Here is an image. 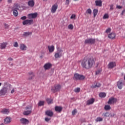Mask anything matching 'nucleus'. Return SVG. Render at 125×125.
Here are the masks:
<instances>
[{
  "label": "nucleus",
  "mask_w": 125,
  "mask_h": 125,
  "mask_svg": "<svg viewBox=\"0 0 125 125\" xmlns=\"http://www.w3.org/2000/svg\"><path fill=\"white\" fill-rule=\"evenodd\" d=\"M95 64V60L92 58H88L84 59L81 62V66L83 69L89 70L93 67V65Z\"/></svg>",
  "instance_id": "nucleus-1"
},
{
  "label": "nucleus",
  "mask_w": 125,
  "mask_h": 125,
  "mask_svg": "<svg viewBox=\"0 0 125 125\" xmlns=\"http://www.w3.org/2000/svg\"><path fill=\"white\" fill-rule=\"evenodd\" d=\"M19 8H20V5L18 3H14L12 7V11H13V14L15 17L18 16V11L17 10H19Z\"/></svg>",
  "instance_id": "nucleus-2"
},
{
  "label": "nucleus",
  "mask_w": 125,
  "mask_h": 125,
  "mask_svg": "<svg viewBox=\"0 0 125 125\" xmlns=\"http://www.w3.org/2000/svg\"><path fill=\"white\" fill-rule=\"evenodd\" d=\"M57 52L55 53L54 57L56 59L61 58L63 56V50L60 48H57Z\"/></svg>",
  "instance_id": "nucleus-3"
},
{
  "label": "nucleus",
  "mask_w": 125,
  "mask_h": 125,
  "mask_svg": "<svg viewBox=\"0 0 125 125\" xmlns=\"http://www.w3.org/2000/svg\"><path fill=\"white\" fill-rule=\"evenodd\" d=\"M73 79L74 80H76V81H83V80H84L85 79V77L78 73H75Z\"/></svg>",
  "instance_id": "nucleus-4"
},
{
  "label": "nucleus",
  "mask_w": 125,
  "mask_h": 125,
  "mask_svg": "<svg viewBox=\"0 0 125 125\" xmlns=\"http://www.w3.org/2000/svg\"><path fill=\"white\" fill-rule=\"evenodd\" d=\"M61 89V85L57 84L55 85L54 86L52 87L51 91L52 92L55 93V92H57V91H59Z\"/></svg>",
  "instance_id": "nucleus-5"
},
{
  "label": "nucleus",
  "mask_w": 125,
  "mask_h": 125,
  "mask_svg": "<svg viewBox=\"0 0 125 125\" xmlns=\"http://www.w3.org/2000/svg\"><path fill=\"white\" fill-rule=\"evenodd\" d=\"M95 39L90 38L85 40L84 41V43L88 44H94V43H95Z\"/></svg>",
  "instance_id": "nucleus-6"
},
{
  "label": "nucleus",
  "mask_w": 125,
  "mask_h": 125,
  "mask_svg": "<svg viewBox=\"0 0 125 125\" xmlns=\"http://www.w3.org/2000/svg\"><path fill=\"white\" fill-rule=\"evenodd\" d=\"M7 93V87H3L0 90V96L5 95Z\"/></svg>",
  "instance_id": "nucleus-7"
},
{
  "label": "nucleus",
  "mask_w": 125,
  "mask_h": 125,
  "mask_svg": "<svg viewBox=\"0 0 125 125\" xmlns=\"http://www.w3.org/2000/svg\"><path fill=\"white\" fill-rule=\"evenodd\" d=\"M117 103V98L112 97L109 99L108 101L107 102L108 104H115Z\"/></svg>",
  "instance_id": "nucleus-8"
},
{
  "label": "nucleus",
  "mask_w": 125,
  "mask_h": 125,
  "mask_svg": "<svg viewBox=\"0 0 125 125\" xmlns=\"http://www.w3.org/2000/svg\"><path fill=\"white\" fill-rule=\"evenodd\" d=\"M20 122H21V124L23 125H28L29 123V120L26 118L21 119Z\"/></svg>",
  "instance_id": "nucleus-9"
},
{
  "label": "nucleus",
  "mask_w": 125,
  "mask_h": 125,
  "mask_svg": "<svg viewBox=\"0 0 125 125\" xmlns=\"http://www.w3.org/2000/svg\"><path fill=\"white\" fill-rule=\"evenodd\" d=\"M108 69H113V68H115L116 66H117V63L115 62H111L108 64Z\"/></svg>",
  "instance_id": "nucleus-10"
},
{
  "label": "nucleus",
  "mask_w": 125,
  "mask_h": 125,
  "mask_svg": "<svg viewBox=\"0 0 125 125\" xmlns=\"http://www.w3.org/2000/svg\"><path fill=\"white\" fill-rule=\"evenodd\" d=\"M57 8H58V5L57 4H55L52 7L51 12L52 13H55L56 12V10H57Z\"/></svg>",
  "instance_id": "nucleus-11"
},
{
  "label": "nucleus",
  "mask_w": 125,
  "mask_h": 125,
  "mask_svg": "<svg viewBox=\"0 0 125 125\" xmlns=\"http://www.w3.org/2000/svg\"><path fill=\"white\" fill-rule=\"evenodd\" d=\"M32 24V20H26L22 22V25H31Z\"/></svg>",
  "instance_id": "nucleus-12"
},
{
  "label": "nucleus",
  "mask_w": 125,
  "mask_h": 125,
  "mask_svg": "<svg viewBox=\"0 0 125 125\" xmlns=\"http://www.w3.org/2000/svg\"><path fill=\"white\" fill-rule=\"evenodd\" d=\"M51 66H52V65H51V63L48 62L44 65L43 68L45 70H49L50 68H51Z\"/></svg>",
  "instance_id": "nucleus-13"
},
{
  "label": "nucleus",
  "mask_w": 125,
  "mask_h": 125,
  "mask_svg": "<svg viewBox=\"0 0 125 125\" xmlns=\"http://www.w3.org/2000/svg\"><path fill=\"white\" fill-rule=\"evenodd\" d=\"M62 110H63V107L62 106H56L55 107V111H56V112L61 113V112H62Z\"/></svg>",
  "instance_id": "nucleus-14"
},
{
  "label": "nucleus",
  "mask_w": 125,
  "mask_h": 125,
  "mask_svg": "<svg viewBox=\"0 0 125 125\" xmlns=\"http://www.w3.org/2000/svg\"><path fill=\"white\" fill-rule=\"evenodd\" d=\"M1 113L4 115H8L9 114V109L4 108L1 110Z\"/></svg>",
  "instance_id": "nucleus-15"
},
{
  "label": "nucleus",
  "mask_w": 125,
  "mask_h": 125,
  "mask_svg": "<svg viewBox=\"0 0 125 125\" xmlns=\"http://www.w3.org/2000/svg\"><path fill=\"white\" fill-rule=\"evenodd\" d=\"M108 38L111 40H114V39L116 38V34H115L114 32H112L108 34Z\"/></svg>",
  "instance_id": "nucleus-16"
},
{
  "label": "nucleus",
  "mask_w": 125,
  "mask_h": 125,
  "mask_svg": "<svg viewBox=\"0 0 125 125\" xmlns=\"http://www.w3.org/2000/svg\"><path fill=\"white\" fill-rule=\"evenodd\" d=\"M123 85H124L123 81H119L117 82V86L119 89H122V88H123Z\"/></svg>",
  "instance_id": "nucleus-17"
},
{
  "label": "nucleus",
  "mask_w": 125,
  "mask_h": 125,
  "mask_svg": "<svg viewBox=\"0 0 125 125\" xmlns=\"http://www.w3.org/2000/svg\"><path fill=\"white\" fill-rule=\"evenodd\" d=\"M95 100L94 98H91L86 102V105H91V104H93L94 103V101Z\"/></svg>",
  "instance_id": "nucleus-18"
},
{
  "label": "nucleus",
  "mask_w": 125,
  "mask_h": 125,
  "mask_svg": "<svg viewBox=\"0 0 125 125\" xmlns=\"http://www.w3.org/2000/svg\"><path fill=\"white\" fill-rule=\"evenodd\" d=\"M48 49L49 50V52H50V53H52V52H53L54 51V50L55 49V47H54V45L48 46Z\"/></svg>",
  "instance_id": "nucleus-19"
},
{
  "label": "nucleus",
  "mask_w": 125,
  "mask_h": 125,
  "mask_svg": "<svg viewBox=\"0 0 125 125\" xmlns=\"http://www.w3.org/2000/svg\"><path fill=\"white\" fill-rule=\"evenodd\" d=\"M45 114L48 117H52L53 116V112L51 110H47L45 111Z\"/></svg>",
  "instance_id": "nucleus-20"
},
{
  "label": "nucleus",
  "mask_w": 125,
  "mask_h": 125,
  "mask_svg": "<svg viewBox=\"0 0 125 125\" xmlns=\"http://www.w3.org/2000/svg\"><path fill=\"white\" fill-rule=\"evenodd\" d=\"M96 6H102V0H97L95 1Z\"/></svg>",
  "instance_id": "nucleus-21"
},
{
  "label": "nucleus",
  "mask_w": 125,
  "mask_h": 125,
  "mask_svg": "<svg viewBox=\"0 0 125 125\" xmlns=\"http://www.w3.org/2000/svg\"><path fill=\"white\" fill-rule=\"evenodd\" d=\"M20 48L21 50H26L27 49V46L24 44H21Z\"/></svg>",
  "instance_id": "nucleus-22"
},
{
  "label": "nucleus",
  "mask_w": 125,
  "mask_h": 125,
  "mask_svg": "<svg viewBox=\"0 0 125 125\" xmlns=\"http://www.w3.org/2000/svg\"><path fill=\"white\" fill-rule=\"evenodd\" d=\"M7 45V42H3L0 44V48L1 49H4L5 47H6V46Z\"/></svg>",
  "instance_id": "nucleus-23"
},
{
  "label": "nucleus",
  "mask_w": 125,
  "mask_h": 125,
  "mask_svg": "<svg viewBox=\"0 0 125 125\" xmlns=\"http://www.w3.org/2000/svg\"><path fill=\"white\" fill-rule=\"evenodd\" d=\"M10 122H11L10 117H6L4 120V124H9Z\"/></svg>",
  "instance_id": "nucleus-24"
},
{
  "label": "nucleus",
  "mask_w": 125,
  "mask_h": 125,
  "mask_svg": "<svg viewBox=\"0 0 125 125\" xmlns=\"http://www.w3.org/2000/svg\"><path fill=\"white\" fill-rule=\"evenodd\" d=\"M27 80L28 81H31L32 80V72L27 74Z\"/></svg>",
  "instance_id": "nucleus-25"
},
{
  "label": "nucleus",
  "mask_w": 125,
  "mask_h": 125,
  "mask_svg": "<svg viewBox=\"0 0 125 125\" xmlns=\"http://www.w3.org/2000/svg\"><path fill=\"white\" fill-rule=\"evenodd\" d=\"M31 34H32V33L30 32H26L23 34V37H29V36H30V35H31Z\"/></svg>",
  "instance_id": "nucleus-26"
},
{
  "label": "nucleus",
  "mask_w": 125,
  "mask_h": 125,
  "mask_svg": "<svg viewBox=\"0 0 125 125\" xmlns=\"http://www.w3.org/2000/svg\"><path fill=\"white\" fill-rule=\"evenodd\" d=\"M101 86V84L100 83H97L94 86H92V88H96V87H100Z\"/></svg>",
  "instance_id": "nucleus-27"
},
{
  "label": "nucleus",
  "mask_w": 125,
  "mask_h": 125,
  "mask_svg": "<svg viewBox=\"0 0 125 125\" xmlns=\"http://www.w3.org/2000/svg\"><path fill=\"white\" fill-rule=\"evenodd\" d=\"M30 114H31V111L30 110L25 111L23 112L24 116H28V115H30Z\"/></svg>",
  "instance_id": "nucleus-28"
},
{
  "label": "nucleus",
  "mask_w": 125,
  "mask_h": 125,
  "mask_svg": "<svg viewBox=\"0 0 125 125\" xmlns=\"http://www.w3.org/2000/svg\"><path fill=\"white\" fill-rule=\"evenodd\" d=\"M104 110H105V111H109V110H111V106L109 105H105L104 106Z\"/></svg>",
  "instance_id": "nucleus-29"
},
{
  "label": "nucleus",
  "mask_w": 125,
  "mask_h": 125,
  "mask_svg": "<svg viewBox=\"0 0 125 125\" xmlns=\"http://www.w3.org/2000/svg\"><path fill=\"white\" fill-rule=\"evenodd\" d=\"M98 13V10L97 9H94L93 10L94 17H96Z\"/></svg>",
  "instance_id": "nucleus-30"
},
{
  "label": "nucleus",
  "mask_w": 125,
  "mask_h": 125,
  "mask_svg": "<svg viewBox=\"0 0 125 125\" xmlns=\"http://www.w3.org/2000/svg\"><path fill=\"white\" fill-rule=\"evenodd\" d=\"M100 97H101L102 98H104L106 97V93H100L99 94Z\"/></svg>",
  "instance_id": "nucleus-31"
},
{
  "label": "nucleus",
  "mask_w": 125,
  "mask_h": 125,
  "mask_svg": "<svg viewBox=\"0 0 125 125\" xmlns=\"http://www.w3.org/2000/svg\"><path fill=\"white\" fill-rule=\"evenodd\" d=\"M38 17V13H34L32 14V19L37 18Z\"/></svg>",
  "instance_id": "nucleus-32"
},
{
  "label": "nucleus",
  "mask_w": 125,
  "mask_h": 125,
  "mask_svg": "<svg viewBox=\"0 0 125 125\" xmlns=\"http://www.w3.org/2000/svg\"><path fill=\"white\" fill-rule=\"evenodd\" d=\"M46 101L48 103V104H51L52 103H53V100L51 99H47Z\"/></svg>",
  "instance_id": "nucleus-33"
},
{
  "label": "nucleus",
  "mask_w": 125,
  "mask_h": 125,
  "mask_svg": "<svg viewBox=\"0 0 125 125\" xmlns=\"http://www.w3.org/2000/svg\"><path fill=\"white\" fill-rule=\"evenodd\" d=\"M102 121H103V119L101 117H98L96 120L97 123H98V122H102Z\"/></svg>",
  "instance_id": "nucleus-34"
},
{
  "label": "nucleus",
  "mask_w": 125,
  "mask_h": 125,
  "mask_svg": "<svg viewBox=\"0 0 125 125\" xmlns=\"http://www.w3.org/2000/svg\"><path fill=\"white\" fill-rule=\"evenodd\" d=\"M44 105V102L42 101H41L39 102L38 104L39 106H43Z\"/></svg>",
  "instance_id": "nucleus-35"
},
{
  "label": "nucleus",
  "mask_w": 125,
  "mask_h": 125,
  "mask_svg": "<svg viewBox=\"0 0 125 125\" xmlns=\"http://www.w3.org/2000/svg\"><path fill=\"white\" fill-rule=\"evenodd\" d=\"M74 91L76 92V93H78L81 91V88L79 87L76 88L74 90Z\"/></svg>",
  "instance_id": "nucleus-36"
},
{
  "label": "nucleus",
  "mask_w": 125,
  "mask_h": 125,
  "mask_svg": "<svg viewBox=\"0 0 125 125\" xmlns=\"http://www.w3.org/2000/svg\"><path fill=\"white\" fill-rule=\"evenodd\" d=\"M92 12V11H91V9L90 8L88 9L86 11V13H88V14H90V15L91 14Z\"/></svg>",
  "instance_id": "nucleus-37"
},
{
  "label": "nucleus",
  "mask_w": 125,
  "mask_h": 125,
  "mask_svg": "<svg viewBox=\"0 0 125 125\" xmlns=\"http://www.w3.org/2000/svg\"><path fill=\"white\" fill-rule=\"evenodd\" d=\"M108 18H109V15L108 14H105L104 15L103 19H108Z\"/></svg>",
  "instance_id": "nucleus-38"
},
{
  "label": "nucleus",
  "mask_w": 125,
  "mask_h": 125,
  "mask_svg": "<svg viewBox=\"0 0 125 125\" xmlns=\"http://www.w3.org/2000/svg\"><path fill=\"white\" fill-rule=\"evenodd\" d=\"M68 27L69 30H73L74 29V25L72 24H69Z\"/></svg>",
  "instance_id": "nucleus-39"
},
{
  "label": "nucleus",
  "mask_w": 125,
  "mask_h": 125,
  "mask_svg": "<svg viewBox=\"0 0 125 125\" xmlns=\"http://www.w3.org/2000/svg\"><path fill=\"white\" fill-rule=\"evenodd\" d=\"M104 117H110V113L109 112H106L104 113Z\"/></svg>",
  "instance_id": "nucleus-40"
},
{
  "label": "nucleus",
  "mask_w": 125,
  "mask_h": 125,
  "mask_svg": "<svg viewBox=\"0 0 125 125\" xmlns=\"http://www.w3.org/2000/svg\"><path fill=\"white\" fill-rule=\"evenodd\" d=\"M77 114V109H74L72 112V114L73 116H75Z\"/></svg>",
  "instance_id": "nucleus-41"
},
{
  "label": "nucleus",
  "mask_w": 125,
  "mask_h": 125,
  "mask_svg": "<svg viewBox=\"0 0 125 125\" xmlns=\"http://www.w3.org/2000/svg\"><path fill=\"white\" fill-rule=\"evenodd\" d=\"M4 26L5 27V29H8L9 28V25L7 24L6 23H4Z\"/></svg>",
  "instance_id": "nucleus-42"
},
{
  "label": "nucleus",
  "mask_w": 125,
  "mask_h": 125,
  "mask_svg": "<svg viewBox=\"0 0 125 125\" xmlns=\"http://www.w3.org/2000/svg\"><path fill=\"white\" fill-rule=\"evenodd\" d=\"M70 4V0H65V5H69Z\"/></svg>",
  "instance_id": "nucleus-43"
},
{
  "label": "nucleus",
  "mask_w": 125,
  "mask_h": 125,
  "mask_svg": "<svg viewBox=\"0 0 125 125\" xmlns=\"http://www.w3.org/2000/svg\"><path fill=\"white\" fill-rule=\"evenodd\" d=\"M14 47H18V42H15V43H14Z\"/></svg>",
  "instance_id": "nucleus-44"
},
{
  "label": "nucleus",
  "mask_w": 125,
  "mask_h": 125,
  "mask_svg": "<svg viewBox=\"0 0 125 125\" xmlns=\"http://www.w3.org/2000/svg\"><path fill=\"white\" fill-rule=\"evenodd\" d=\"M21 20H23V21H24V20H26V19H27V17H26V16H23V17H21Z\"/></svg>",
  "instance_id": "nucleus-45"
},
{
  "label": "nucleus",
  "mask_w": 125,
  "mask_h": 125,
  "mask_svg": "<svg viewBox=\"0 0 125 125\" xmlns=\"http://www.w3.org/2000/svg\"><path fill=\"white\" fill-rule=\"evenodd\" d=\"M111 32V28H107L106 31H105V33H107L108 34V33H110Z\"/></svg>",
  "instance_id": "nucleus-46"
},
{
  "label": "nucleus",
  "mask_w": 125,
  "mask_h": 125,
  "mask_svg": "<svg viewBox=\"0 0 125 125\" xmlns=\"http://www.w3.org/2000/svg\"><path fill=\"white\" fill-rule=\"evenodd\" d=\"M71 19H75L76 18V15L73 14L70 17Z\"/></svg>",
  "instance_id": "nucleus-47"
},
{
  "label": "nucleus",
  "mask_w": 125,
  "mask_h": 125,
  "mask_svg": "<svg viewBox=\"0 0 125 125\" xmlns=\"http://www.w3.org/2000/svg\"><path fill=\"white\" fill-rule=\"evenodd\" d=\"M28 5L29 6H32V0H30L28 1Z\"/></svg>",
  "instance_id": "nucleus-48"
},
{
  "label": "nucleus",
  "mask_w": 125,
  "mask_h": 125,
  "mask_svg": "<svg viewBox=\"0 0 125 125\" xmlns=\"http://www.w3.org/2000/svg\"><path fill=\"white\" fill-rule=\"evenodd\" d=\"M28 19H32V14H29L28 15Z\"/></svg>",
  "instance_id": "nucleus-49"
},
{
  "label": "nucleus",
  "mask_w": 125,
  "mask_h": 125,
  "mask_svg": "<svg viewBox=\"0 0 125 125\" xmlns=\"http://www.w3.org/2000/svg\"><path fill=\"white\" fill-rule=\"evenodd\" d=\"M110 10H113V9H114V5L113 4L110 5Z\"/></svg>",
  "instance_id": "nucleus-50"
},
{
  "label": "nucleus",
  "mask_w": 125,
  "mask_h": 125,
  "mask_svg": "<svg viewBox=\"0 0 125 125\" xmlns=\"http://www.w3.org/2000/svg\"><path fill=\"white\" fill-rule=\"evenodd\" d=\"M45 122H49L50 121V118H45Z\"/></svg>",
  "instance_id": "nucleus-51"
},
{
  "label": "nucleus",
  "mask_w": 125,
  "mask_h": 125,
  "mask_svg": "<svg viewBox=\"0 0 125 125\" xmlns=\"http://www.w3.org/2000/svg\"><path fill=\"white\" fill-rule=\"evenodd\" d=\"M101 72V71L100 70H98L96 72V75H99V74H100V72Z\"/></svg>",
  "instance_id": "nucleus-52"
},
{
  "label": "nucleus",
  "mask_w": 125,
  "mask_h": 125,
  "mask_svg": "<svg viewBox=\"0 0 125 125\" xmlns=\"http://www.w3.org/2000/svg\"><path fill=\"white\" fill-rule=\"evenodd\" d=\"M116 8H118V9H121V8H123V7L122 6L117 5Z\"/></svg>",
  "instance_id": "nucleus-53"
},
{
  "label": "nucleus",
  "mask_w": 125,
  "mask_h": 125,
  "mask_svg": "<svg viewBox=\"0 0 125 125\" xmlns=\"http://www.w3.org/2000/svg\"><path fill=\"white\" fill-rule=\"evenodd\" d=\"M35 5V1H33V0H32V6H34Z\"/></svg>",
  "instance_id": "nucleus-54"
},
{
  "label": "nucleus",
  "mask_w": 125,
  "mask_h": 125,
  "mask_svg": "<svg viewBox=\"0 0 125 125\" xmlns=\"http://www.w3.org/2000/svg\"><path fill=\"white\" fill-rule=\"evenodd\" d=\"M15 92V90H14V89H13L11 91V93L12 94V93H14Z\"/></svg>",
  "instance_id": "nucleus-55"
},
{
  "label": "nucleus",
  "mask_w": 125,
  "mask_h": 125,
  "mask_svg": "<svg viewBox=\"0 0 125 125\" xmlns=\"http://www.w3.org/2000/svg\"><path fill=\"white\" fill-rule=\"evenodd\" d=\"M7 2L8 3H11L12 2V0H8Z\"/></svg>",
  "instance_id": "nucleus-56"
},
{
  "label": "nucleus",
  "mask_w": 125,
  "mask_h": 125,
  "mask_svg": "<svg viewBox=\"0 0 125 125\" xmlns=\"http://www.w3.org/2000/svg\"><path fill=\"white\" fill-rule=\"evenodd\" d=\"M125 9L123 10V11L122 12V15H124V14H125Z\"/></svg>",
  "instance_id": "nucleus-57"
},
{
  "label": "nucleus",
  "mask_w": 125,
  "mask_h": 125,
  "mask_svg": "<svg viewBox=\"0 0 125 125\" xmlns=\"http://www.w3.org/2000/svg\"><path fill=\"white\" fill-rule=\"evenodd\" d=\"M8 60H9V61H12V60H13V59H12V58H8Z\"/></svg>",
  "instance_id": "nucleus-58"
},
{
  "label": "nucleus",
  "mask_w": 125,
  "mask_h": 125,
  "mask_svg": "<svg viewBox=\"0 0 125 125\" xmlns=\"http://www.w3.org/2000/svg\"><path fill=\"white\" fill-rule=\"evenodd\" d=\"M30 109H31V106H30V107H26V110H30Z\"/></svg>",
  "instance_id": "nucleus-59"
},
{
  "label": "nucleus",
  "mask_w": 125,
  "mask_h": 125,
  "mask_svg": "<svg viewBox=\"0 0 125 125\" xmlns=\"http://www.w3.org/2000/svg\"><path fill=\"white\" fill-rule=\"evenodd\" d=\"M4 85H7V82H5L4 83Z\"/></svg>",
  "instance_id": "nucleus-60"
},
{
  "label": "nucleus",
  "mask_w": 125,
  "mask_h": 125,
  "mask_svg": "<svg viewBox=\"0 0 125 125\" xmlns=\"http://www.w3.org/2000/svg\"><path fill=\"white\" fill-rule=\"evenodd\" d=\"M43 1H47V0H43Z\"/></svg>",
  "instance_id": "nucleus-61"
},
{
  "label": "nucleus",
  "mask_w": 125,
  "mask_h": 125,
  "mask_svg": "<svg viewBox=\"0 0 125 125\" xmlns=\"http://www.w3.org/2000/svg\"><path fill=\"white\" fill-rule=\"evenodd\" d=\"M4 125V124L3 123H2L1 125Z\"/></svg>",
  "instance_id": "nucleus-62"
},
{
  "label": "nucleus",
  "mask_w": 125,
  "mask_h": 125,
  "mask_svg": "<svg viewBox=\"0 0 125 125\" xmlns=\"http://www.w3.org/2000/svg\"><path fill=\"white\" fill-rule=\"evenodd\" d=\"M0 86H1V83H0Z\"/></svg>",
  "instance_id": "nucleus-63"
},
{
  "label": "nucleus",
  "mask_w": 125,
  "mask_h": 125,
  "mask_svg": "<svg viewBox=\"0 0 125 125\" xmlns=\"http://www.w3.org/2000/svg\"><path fill=\"white\" fill-rule=\"evenodd\" d=\"M11 65V66H13V63H12L11 64H10Z\"/></svg>",
  "instance_id": "nucleus-64"
}]
</instances>
